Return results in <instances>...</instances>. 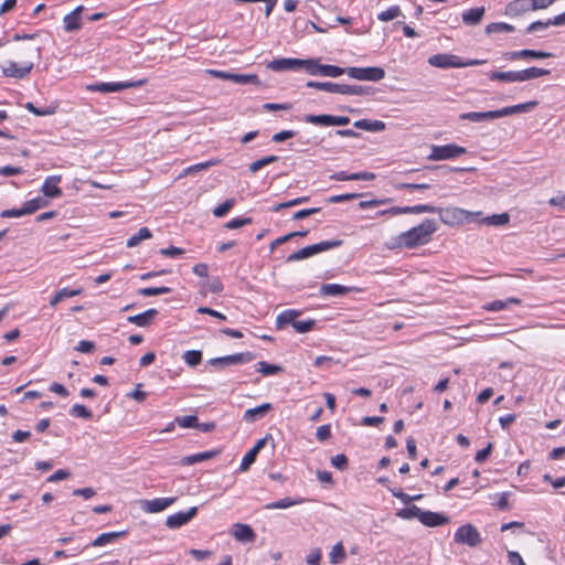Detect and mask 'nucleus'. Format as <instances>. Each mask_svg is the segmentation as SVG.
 <instances>
[{
  "instance_id": "obj_62",
  "label": "nucleus",
  "mask_w": 565,
  "mask_h": 565,
  "mask_svg": "<svg viewBox=\"0 0 565 565\" xmlns=\"http://www.w3.org/2000/svg\"><path fill=\"white\" fill-rule=\"evenodd\" d=\"M175 422L183 428H196L198 417L195 415H186L177 417Z\"/></svg>"
},
{
  "instance_id": "obj_36",
  "label": "nucleus",
  "mask_w": 565,
  "mask_h": 565,
  "mask_svg": "<svg viewBox=\"0 0 565 565\" xmlns=\"http://www.w3.org/2000/svg\"><path fill=\"white\" fill-rule=\"evenodd\" d=\"M490 81H502L508 83L520 82L518 71L499 72L493 71L488 74Z\"/></svg>"
},
{
  "instance_id": "obj_39",
  "label": "nucleus",
  "mask_w": 565,
  "mask_h": 565,
  "mask_svg": "<svg viewBox=\"0 0 565 565\" xmlns=\"http://www.w3.org/2000/svg\"><path fill=\"white\" fill-rule=\"evenodd\" d=\"M404 214L437 213L438 206L430 204H417L413 206H403Z\"/></svg>"
},
{
  "instance_id": "obj_53",
  "label": "nucleus",
  "mask_w": 565,
  "mask_h": 565,
  "mask_svg": "<svg viewBox=\"0 0 565 565\" xmlns=\"http://www.w3.org/2000/svg\"><path fill=\"white\" fill-rule=\"evenodd\" d=\"M422 509L418 508L417 505H411L409 508H406V509H402L397 512V516L404 519V520H409V519H418L420 520V513H422Z\"/></svg>"
},
{
  "instance_id": "obj_59",
  "label": "nucleus",
  "mask_w": 565,
  "mask_h": 565,
  "mask_svg": "<svg viewBox=\"0 0 565 565\" xmlns=\"http://www.w3.org/2000/svg\"><path fill=\"white\" fill-rule=\"evenodd\" d=\"M307 201H309V196H300V198H297V199H294V200H290V201H287V202L278 203V204H276L275 206L271 207V211L279 212L282 209L296 206V205H299V204L305 203Z\"/></svg>"
},
{
  "instance_id": "obj_64",
  "label": "nucleus",
  "mask_w": 565,
  "mask_h": 565,
  "mask_svg": "<svg viewBox=\"0 0 565 565\" xmlns=\"http://www.w3.org/2000/svg\"><path fill=\"white\" fill-rule=\"evenodd\" d=\"M321 556L322 553L320 548H312L306 556V562L308 565H320Z\"/></svg>"
},
{
  "instance_id": "obj_1",
  "label": "nucleus",
  "mask_w": 565,
  "mask_h": 565,
  "mask_svg": "<svg viewBox=\"0 0 565 565\" xmlns=\"http://www.w3.org/2000/svg\"><path fill=\"white\" fill-rule=\"evenodd\" d=\"M438 230V226L433 218H425L419 225L409 228L406 232L401 233L396 237V243L390 246L415 248L420 245H425L430 242L431 235Z\"/></svg>"
},
{
  "instance_id": "obj_63",
  "label": "nucleus",
  "mask_w": 565,
  "mask_h": 565,
  "mask_svg": "<svg viewBox=\"0 0 565 565\" xmlns=\"http://www.w3.org/2000/svg\"><path fill=\"white\" fill-rule=\"evenodd\" d=\"M331 465L335 469L343 471L349 467V459L344 454H339L331 458Z\"/></svg>"
},
{
  "instance_id": "obj_52",
  "label": "nucleus",
  "mask_w": 565,
  "mask_h": 565,
  "mask_svg": "<svg viewBox=\"0 0 565 565\" xmlns=\"http://www.w3.org/2000/svg\"><path fill=\"white\" fill-rule=\"evenodd\" d=\"M49 204V201L43 198H35L32 200H29L24 203V206L26 207L28 214H32L36 212L38 210L46 206Z\"/></svg>"
},
{
  "instance_id": "obj_40",
  "label": "nucleus",
  "mask_w": 565,
  "mask_h": 565,
  "mask_svg": "<svg viewBox=\"0 0 565 565\" xmlns=\"http://www.w3.org/2000/svg\"><path fill=\"white\" fill-rule=\"evenodd\" d=\"M151 236L152 234L148 227H141L136 234L128 238L127 247H136L140 244L141 241L148 239Z\"/></svg>"
},
{
  "instance_id": "obj_9",
  "label": "nucleus",
  "mask_w": 565,
  "mask_h": 565,
  "mask_svg": "<svg viewBox=\"0 0 565 565\" xmlns=\"http://www.w3.org/2000/svg\"><path fill=\"white\" fill-rule=\"evenodd\" d=\"M347 75L359 81L379 82L385 77V71L380 66L349 67Z\"/></svg>"
},
{
  "instance_id": "obj_30",
  "label": "nucleus",
  "mask_w": 565,
  "mask_h": 565,
  "mask_svg": "<svg viewBox=\"0 0 565 565\" xmlns=\"http://www.w3.org/2000/svg\"><path fill=\"white\" fill-rule=\"evenodd\" d=\"M352 288L339 284H323L320 287V295L327 297H339L347 295Z\"/></svg>"
},
{
  "instance_id": "obj_45",
  "label": "nucleus",
  "mask_w": 565,
  "mask_h": 565,
  "mask_svg": "<svg viewBox=\"0 0 565 565\" xmlns=\"http://www.w3.org/2000/svg\"><path fill=\"white\" fill-rule=\"evenodd\" d=\"M515 28L505 22H492L486 26V33L514 32Z\"/></svg>"
},
{
  "instance_id": "obj_37",
  "label": "nucleus",
  "mask_w": 565,
  "mask_h": 565,
  "mask_svg": "<svg viewBox=\"0 0 565 565\" xmlns=\"http://www.w3.org/2000/svg\"><path fill=\"white\" fill-rule=\"evenodd\" d=\"M510 221V215L508 213L493 214L487 217H479V223L491 225V226H501L508 224Z\"/></svg>"
},
{
  "instance_id": "obj_3",
  "label": "nucleus",
  "mask_w": 565,
  "mask_h": 565,
  "mask_svg": "<svg viewBox=\"0 0 565 565\" xmlns=\"http://www.w3.org/2000/svg\"><path fill=\"white\" fill-rule=\"evenodd\" d=\"M440 221L448 226H459L466 223L478 222L481 212H470L456 206L439 207L437 211Z\"/></svg>"
},
{
  "instance_id": "obj_33",
  "label": "nucleus",
  "mask_w": 565,
  "mask_h": 565,
  "mask_svg": "<svg viewBox=\"0 0 565 565\" xmlns=\"http://www.w3.org/2000/svg\"><path fill=\"white\" fill-rule=\"evenodd\" d=\"M341 239H331V241H323L317 244L308 245L310 249L311 256H315L317 254L340 247L342 245Z\"/></svg>"
},
{
  "instance_id": "obj_54",
  "label": "nucleus",
  "mask_w": 565,
  "mask_h": 565,
  "mask_svg": "<svg viewBox=\"0 0 565 565\" xmlns=\"http://www.w3.org/2000/svg\"><path fill=\"white\" fill-rule=\"evenodd\" d=\"M388 490L393 497L399 499L404 504H408L412 501L419 500L423 497L422 494L409 495V494L403 492L402 489H397V488H391Z\"/></svg>"
},
{
  "instance_id": "obj_25",
  "label": "nucleus",
  "mask_w": 565,
  "mask_h": 565,
  "mask_svg": "<svg viewBox=\"0 0 565 565\" xmlns=\"http://www.w3.org/2000/svg\"><path fill=\"white\" fill-rule=\"evenodd\" d=\"M270 409H273V405L270 403H264L257 407L248 408L244 412L243 419L246 423H254L265 417Z\"/></svg>"
},
{
  "instance_id": "obj_14",
  "label": "nucleus",
  "mask_w": 565,
  "mask_h": 565,
  "mask_svg": "<svg viewBox=\"0 0 565 565\" xmlns=\"http://www.w3.org/2000/svg\"><path fill=\"white\" fill-rule=\"evenodd\" d=\"M196 513H198L196 507H192L185 512H182V511L177 512L167 518L166 525L169 529H179L182 525L190 522L196 515Z\"/></svg>"
},
{
  "instance_id": "obj_8",
  "label": "nucleus",
  "mask_w": 565,
  "mask_h": 565,
  "mask_svg": "<svg viewBox=\"0 0 565 565\" xmlns=\"http://www.w3.org/2000/svg\"><path fill=\"white\" fill-rule=\"evenodd\" d=\"M466 152L467 149L465 147L455 143H448L443 146L433 145L431 152L428 156V159L434 161L449 160L457 158Z\"/></svg>"
},
{
  "instance_id": "obj_15",
  "label": "nucleus",
  "mask_w": 565,
  "mask_h": 565,
  "mask_svg": "<svg viewBox=\"0 0 565 565\" xmlns=\"http://www.w3.org/2000/svg\"><path fill=\"white\" fill-rule=\"evenodd\" d=\"M428 63L438 68L460 67V57L454 54L439 53L429 56Z\"/></svg>"
},
{
  "instance_id": "obj_47",
  "label": "nucleus",
  "mask_w": 565,
  "mask_h": 565,
  "mask_svg": "<svg viewBox=\"0 0 565 565\" xmlns=\"http://www.w3.org/2000/svg\"><path fill=\"white\" fill-rule=\"evenodd\" d=\"M183 361L191 367L199 365L202 361V352L200 350H189L182 355Z\"/></svg>"
},
{
  "instance_id": "obj_28",
  "label": "nucleus",
  "mask_w": 565,
  "mask_h": 565,
  "mask_svg": "<svg viewBox=\"0 0 565 565\" xmlns=\"http://www.w3.org/2000/svg\"><path fill=\"white\" fill-rule=\"evenodd\" d=\"M536 106H537V102L531 100V102H526V103H522V104H518V105H513V106H507L499 110H500V116L502 118L505 116L531 111Z\"/></svg>"
},
{
  "instance_id": "obj_11",
  "label": "nucleus",
  "mask_w": 565,
  "mask_h": 565,
  "mask_svg": "<svg viewBox=\"0 0 565 565\" xmlns=\"http://www.w3.org/2000/svg\"><path fill=\"white\" fill-rule=\"evenodd\" d=\"M34 67L32 61H23L20 65L13 61H9L7 64L1 65L3 76L22 79L26 77Z\"/></svg>"
},
{
  "instance_id": "obj_38",
  "label": "nucleus",
  "mask_w": 565,
  "mask_h": 565,
  "mask_svg": "<svg viewBox=\"0 0 565 565\" xmlns=\"http://www.w3.org/2000/svg\"><path fill=\"white\" fill-rule=\"evenodd\" d=\"M81 294L82 289L63 288L55 294V296L51 299L50 305L52 307H55L58 302L63 301L64 299L75 297Z\"/></svg>"
},
{
  "instance_id": "obj_31",
  "label": "nucleus",
  "mask_w": 565,
  "mask_h": 565,
  "mask_svg": "<svg viewBox=\"0 0 565 565\" xmlns=\"http://www.w3.org/2000/svg\"><path fill=\"white\" fill-rule=\"evenodd\" d=\"M353 126L358 129H363L366 131L380 132L385 130L386 125L382 120H370V119H360L353 122Z\"/></svg>"
},
{
  "instance_id": "obj_43",
  "label": "nucleus",
  "mask_w": 565,
  "mask_h": 565,
  "mask_svg": "<svg viewBox=\"0 0 565 565\" xmlns=\"http://www.w3.org/2000/svg\"><path fill=\"white\" fill-rule=\"evenodd\" d=\"M347 558V554L344 547L341 542L337 543L331 552H330V563L331 564H342Z\"/></svg>"
},
{
  "instance_id": "obj_46",
  "label": "nucleus",
  "mask_w": 565,
  "mask_h": 565,
  "mask_svg": "<svg viewBox=\"0 0 565 565\" xmlns=\"http://www.w3.org/2000/svg\"><path fill=\"white\" fill-rule=\"evenodd\" d=\"M232 82L239 84V85H247V84L258 85L260 83L258 76L255 74H237V73H233Z\"/></svg>"
},
{
  "instance_id": "obj_48",
  "label": "nucleus",
  "mask_w": 565,
  "mask_h": 565,
  "mask_svg": "<svg viewBox=\"0 0 565 565\" xmlns=\"http://www.w3.org/2000/svg\"><path fill=\"white\" fill-rule=\"evenodd\" d=\"M70 414L73 417H78L83 419H90L93 417V412L82 404H74L70 408Z\"/></svg>"
},
{
  "instance_id": "obj_4",
  "label": "nucleus",
  "mask_w": 565,
  "mask_h": 565,
  "mask_svg": "<svg viewBox=\"0 0 565 565\" xmlns=\"http://www.w3.org/2000/svg\"><path fill=\"white\" fill-rule=\"evenodd\" d=\"M301 315V311L295 309H288L280 312L276 318V328L278 330L284 329L287 324H291L298 333H307L311 331L316 324L313 319L297 320Z\"/></svg>"
},
{
  "instance_id": "obj_34",
  "label": "nucleus",
  "mask_w": 565,
  "mask_h": 565,
  "mask_svg": "<svg viewBox=\"0 0 565 565\" xmlns=\"http://www.w3.org/2000/svg\"><path fill=\"white\" fill-rule=\"evenodd\" d=\"M306 501H307L306 498H300V497L296 498V499L284 498V499H280L278 501H274V502L267 503L265 505V509L266 510L287 509V508H290V507H294V505L302 504Z\"/></svg>"
},
{
  "instance_id": "obj_56",
  "label": "nucleus",
  "mask_w": 565,
  "mask_h": 565,
  "mask_svg": "<svg viewBox=\"0 0 565 565\" xmlns=\"http://www.w3.org/2000/svg\"><path fill=\"white\" fill-rule=\"evenodd\" d=\"M393 188L395 190H426L430 188L429 183H407V182H396L393 183Z\"/></svg>"
},
{
  "instance_id": "obj_26",
  "label": "nucleus",
  "mask_w": 565,
  "mask_h": 565,
  "mask_svg": "<svg viewBox=\"0 0 565 565\" xmlns=\"http://www.w3.org/2000/svg\"><path fill=\"white\" fill-rule=\"evenodd\" d=\"M158 310L157 309H148L141 313L129 316L127 318V321L129 323L136 324L138 327L146 328L151 324L152 320L157 317Z\"/></svg>"
},
{
  "instance_id": "obj_5",
  "label": "nucleus",
  "mask_w": 565,
  "mask_h": 565,
  "mask_svg": "<svg viewBox=\"0 0 565 565\" xmlns=\"http://www.w3.org/2000/svg\"><path fill=\"white\" fill-rule=\"evenodd\" d=\"M146 84V79L139 81H127V82H113V83H95L86 86V89L89 92H99V93H115L120 92L127 88L141 87Z\"/></svg>"
},
{
  "instance_id": "obj_16",
  "label": "nucleus",
  "mask_w": 565,
  "mask_h": 565,
  "mask_svg": "<svg viewBox=\"0 0 565 565\" xmlns=\"http://www.w3.org/2000/svg\"><path fill=\"white\" fill-rule=\"evenodd\" d=\"M450 519L438 512L422 511L419 522L428 527L441 526L449 523Z\"/></svg>"
},
{
  "instance_id": "obj_29",
  "label": "nucleus",
  "mask_w": 565,
  "mask_h": 565,
  "mask_svg": "<svg viewBox=\"0 0 565 565\" xmlns=\"http://www.w3.org/2000/svg\"><path fill=\"white\" fill-rule=\"evenodd\" d=\"M218 454H220L218 450H207V451H203V452H198V454H194V455H190V456L183 457L180 460V463L182 466L195 465L198 462L210 460V459L216 457Z\"/></svg>"
},
{
  "instance_id": "obj_49",
  "label": "nucleus",
  "mask_w": 565,
  "mask_h": 565,
  "mask_svg": "<svg viewBox=\"0 0 565 565\" xmlns=\"http://www.w3.org/2000/svg\"><path fill=\"white\" fill-rule=\"evenodd\" d=\"M172 289L170 287H146L138 290V294L143 297H153L159 295L170 294Z\"/></svg>"
},
{
  "instance_id": "obj_24",
  "label": "nucleus",
  "mask_w": 565,
  "mask_h": 565,
  "mask_svg": "<svg viewBox=\"0 0 565 565\" xmlns=\"http://www.w3.org/2000/svg\"><path fill=\"white\" fill-rule=\"evenodd\" d=\"M531 10V0H513L505 6L504 14L518 17Z\"/></svg>"
},
{
  "instance_id": "obj_21",
  "label": "nucleus",
  "mask_w": 565,
  "mask_h": 565,
  "mask_svg": "<svg viewBox=\"0 0 565 565\" xmlns=\"http://www.w3.org/2000/svg\"><path fill=\"white\" fill-rule=\"evenodd\" d=\"M552 56H553V54L550 52L536 51V50H530V49H524V50L513 51V52L508 53V58H510V60H526V58L542 60V58H548Z\"/></svg>"
},
{
  "instance_id": "obj_22",
  "label": "nucleus",
  "mask_w": 565,
  "mask_h": 565,
  "mask_svg": "<svg viewBox=\"0 0 565 565\" xmlns=\"http://www.w3.org/2000/svg\"><path fill=\"white\" fill-rule=\"evenodd\" d=\"M84 10L83 6L76 7L72 12L66 14L63 19L64 30L66 32H74L82 29L81 13Z\"/></svg>"
},
{
  "instance_id": "obj_42",
  "label": "nucleus",
  "mask_w": 565,
  "mask_h": 565,
  "mask_svg": "<svg viewBox=\"0 0 565 565\" xmlns=\"http://www.w3.org/2000/svg\"><path fill=\"white\" fill-rule=\"evenodd\" d=\"M218 162H220L218 160H209V161H205V162H200V163L190 166V167L184 169V171L181 174V177H185V175H190V174H193V173H196V172L205 171L209 168L217 164Z\"/></svg>"
},
{
  "instance_id": "obj_27",
  "label": "nucleus",
  "mask_w": 565,
  "mask_h": 565,
  "mask_svg": "<svg viewBox=\"0 0 565 565\" xmlns=\"http://www.w3.org/2000/svg\"><path fill=\"white\" fill-rule=\"evenodd\" d=\"M127 534V531H118V532H107L102 533L98 535L89 545H87L85 548L93 546V547H100L108 544H113L116 542L117 539L122 537Z\"/></svg>"
},
{
  "instance_id": "obj_35",
  "label": "nucleus",
  "mask_w": 565,
  "mask_h": 565,
  "mask_svg": "<svg viewBox=\"0 0 565 565\" xmlns=\"http://www.w3.org/2000/svg\"><path fill=\"white\" fill-rule=\"evenodd\" d=\"M519 72V79L520 82L530 81L533 78H537L541 76L548 75L551 73L550 70L546 68H540V67H530L526 70L518 71Z\"/></svg>"
},
{
  "instance_id": "obj_17",
  "label": "nucleus",
  "mask_w": 565,
  "mask_h": 565,
  "mask_svg": "<svg viewBox=\"0 0 565 565\" xmlns=\"http://www.w3.org/2000/svg\"><path fill=\"white\" fill-rule=\"evenodd\" d=\"M234 539L242 543L254 542L256 534L250 525L244 523H235L232 529Z\"/></svg>"
},
{
  "instance_id": "obj_58",
  "label": "nucleus",
  "mask_w": 565,
  "mask_h": 565,
  "mask_svg": "<svg viewBox=\"0 0 565 565\" xmlns=\"http://www.w3.org/2000/svg\"><path fill=\"white\" fill-rule=\"evenodd\" d=\"M234 204H235V200L234 199L225 200L222 204H220L218 206H216L213 210V215L215 217H223V216H225L228 213V211L234 206Z\"/></svg>"
},
{
  "instance_id": "obj_2",
  "label": "nucleus",
  "mask_w": 565,
  "mask_h": 565,
  "mask_svg": "<svg viewBox=\"0 0 565 565\" xmlns=\"http://www.w3.org/2000/svg\"><path fill=\"white\" fill-rule=\"evenodd\" d=\"M307 87L317 88L319 90H324L331 94H340V95H352V96H362L370 95L373 93V88L371 86L365 85H349V84H337L331 82H315L309 81L306 84Z\"/></svg>"
},
{
  "instance_id": "obj_13",
  "label": "nucleus",
  "mask_w": 565,
  "mask_h": 565,
  "mask_svg": "<svg viewBox=\"0 0 565 565\" xmlns=\"http://www.w3.org/2000/svg\"><path fill=\"white\" fill-rule=\"evenodd\" d=\"M301 63V58L281 57L270 61L267 67L274 72L299 71Z\"/></svg>"
},
{
  "instance_id": "obj_23",
  "label": "nucleus",
  "mask_w": 565,
  "mask_h": 565,
  "mask_svg": "<svg viewBox=\"0 0 565 565\" xmlns=\"http://www.w3.org/2000/svg\"><path fill=\"white\" fill-rule=\"evenodd\" d=\"M175 498H156L142 503V509L148 513H158L170 507Z\"/></svg>"
},
{
  "instance_id": "obj_41",
  "label": "nucleus",
  "mask_w": 565,
  "mask_h": 565,
  "mask_svg": "<svg viewBox=\"0 0 565 565\" xmlns=\"http://www.w3.org/2000/svg\"><path fill=\"white\" fill-rule=\"evenodd\" d=\"M256 371L262 373L264 376H270L282 372V367L277 364H270L265 361H260L256 365Z\"/></svg>"
},
{
  "instance_id": "obj_19",
  "label": "nucleus",
  "mask_w": 565,
  "mask_h": 565,
  "mask_svg": "<svg viewBox=\"0 0 565 565\" xmlns=\"http://www.w3.org/2000/svg\"><path fill=\"white\" fill-rule=\"evenodd\" d=\"M62 180L61 175H50L44 180L41 188L42 193L46 198H58L62 195V189L57 185Z\"/></svg>"
},
{
  "instance_id": "obj_6",
  "label": "nucleus",
  "mask_w": 565,
  "mask_h": 565,
  "mask_svg": "<svg viewBox=\"0 0 565 565\" xmlns=\"http://www.w3.org/2000/svg\"><path fill=\"white\" fill-rule=\"evenodd\" d=\"M454 541L458 544L476 547L481 544L482 539L478 529L472 524L467 523L457 529L454 535Z\"/></svg>"
},
{
  "instance_id": "obj_57",
  "label": "nucleus",
  "mask_w": 565,
  "mask_h": 565,
  "mask_svg": "<svg viewBox=\"0 0 565 565\" xmlns=\"http://www.w3.org/2000/svg\"><path fill=\"white\" fill-rule=\"evenodd\" d=\"M364 195H365L364 193L338 194V195L329 196L327 199V202L328 203H342V202L351 201V200H354V199H358V198H362Z\"/></svg>"
},
{
  "instance_id": "obj_7",
  "label": "nucleus",
  "mask_w": 565,
  "mask_h": 565,
  "mask_svg": "<svg viewBox=\"0 0 565 565\" xmlns=\"http://www.w3.org/2000/svg\"><path fill=\"white\" fill-rule=\"evenodd\" d=\"M255 359V353L253 352H239L231 355L213 358L207 361V364L218 367L225 369L230 365L245 364L249 363Z\"/></svg>"
},
{
  "instance_id": "obj_51",
  "label": "nucleus",
  "mask_w": 565,
  "mask_h": 565,
  "mask_svg": "<svg viewBox=\"0 0 565 565\" xmlns=\"http://www.w3.org/2000/svg\"><path fill=\"white\" fill-rule=\"evenodd\" d=\"M323 64H320L318 60L308 58L302 60L301 70H306L310 75H320V70Z\"/></svg>"
},
{
  "instance_id": "obj_20",
  "label": "nucleus",
  "mask_w": 565,
  "mask_h": 565,
  "mask_svg": "<svg viewBox=\"0 0 565 565\" xmlns=\"http://www.w3.org/2000/svg\"><path fill=\"white\" fill-rule=\"evenodd\" d=\"M331 180L334 181H371L375 179V173L373 172H354V173H348L345 171H339L330 175Z\"/></svg>"
},
{
  "instance_id": "obj_10",
  "label": "nucleus",
  "mask_w": 565,
  "mask_h": 565,
  "mask_svg": "<svg viewBox=\"0 0 565 565\" xmlns=\"http://www.w3.org/2000/svg\"><path fill=\"white\" fill-rule=\"evenodd\" d=\"M302 121L318 126H345L350 124L351 119L347 116H334L329 114H308L302 117Z\"/></svg>"
},
{
  "instance_id": "obj_61",
  "label": "nucleus",
  "mask_w": 565,
  "mask_h": 565,
  "mask_svg": "<svg viewBox=\"0 0 565 565\" xmlns=\"http://www.w3.org/2000/svg\"><path fill=\"white\" fill-rule=\"evenodd\" d=\"M311 257L310 249L308 246L291 253L287 258V263H294Z\"/></svg>"
},
{
  "instance_id": "obj_12",
  "label": "nucleus",
  "mask_w": 565,
  "mask_h": 565,
  "mask_svg": "<svg viewBox=\"0 0 565 565\" xmlns=\"http://www.w3.org/2000/svg\"><path fill=\"white\" fill-rule=\"evenodd\" d=\"M268 439H271V435H266L264 438L258 439L245 454L239 465V471L244 472L250 468V466L256 461L259 451L266 446Z\"/></svg>"
},
{
  "instance_id": "obj_60",
  "label": "nucleus",
  "mask_w": 565,
  "mask_h": 565,
  "mask_svg": "<svg viewBox=\"0 0 565 565\" xmlns=\"http://www.w3.org/2000/svg\"><path fill=\"white\" fill-rule=\"evenodd\" d=\"M392 201H393V199H391V198L372 199V200H366V201H360L359 202V207L361 210H366V209H370V207H375V206L384 205V204L390 203Z\"/></svg>"
},
{
  "instance_id": "obj_44",
  "label": "nucleus",
  "mask_w": 565,
  "mask_h": 565,
  "mask_svg": "<svg viewBox=\"0 0 565 565\" xmlns=\"http://www.w3.org/2000/svg\"><path fill=\"white\" fill-rule=\"evenodd\" d=\"M347 71H349V67L343 68L337 65L323 64L320 70V75L328 77H339L343 74H347Z\"/></svg>"
},
{
  "instance_id": "obj_50",
  "label": "nucleus",
  "mask_w": 565,
  "mask_h": 565,
  "mask_svg": "<svg viewBox=\"0 0 565 565\" xmlns=\"http://www.w3.org/2000/svg\"><path fill=\"white\" fill-rule=\"evenodd\" d=\"M402 14V10L398 6H392L387 10L382 11L377 14V19L383 22L392 21Z\"/></svg>"
},
{
  "instance_id": "obj_55",
  "label": "nucleus",
  "mask_w": 565,
  "mask_h": 565,
  "mask_svg": "<svg viewBox=\"0 0 565 565\" xmlns=\"http://www.w3.org/2000/svg\"><path fill=\"white\" fill-rule=\"evenodd\" d=\"M25 109H28L30 113L34 114L35 116H50L55 113V107L49 106L39 108L34 106L33 103L29 102L24 105Z\"/></svg>"
},
{
  "instance_id": "obj_32",
  "label": "nucleus",
  "mask_w": 565,
  "mask_h": 565,
  "mask_svg": "<svg viewBox=\"0 0 565 565\" xmlns=\"http://www.w3.org/2000/svg\"><path fill=\"white\" fill-rule=\"evenodd\" d=\"M484 12L483 7L469 9L462 13V22L467 25H476L482 20Z\"/></svg>"
},
{
  "instance_id": "obj_18",
  "label": "nucleus",
  "mask_w": 565,
  "mask_h": 565,
  "mask_svg": "<svg viewBox=\"0 0 565 565\" xmlns=\"http://www.w3.org/2000/svg\"><path fill=\"white\" fill-rule=\"evenodd\" d=\"M459 118L461 120H469L473 122H480L484 120H493L501 118L500 110H488V111H469V113H462L459 115Z\"/></svg>"
}]
</instances>
